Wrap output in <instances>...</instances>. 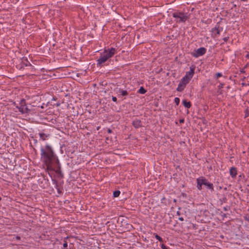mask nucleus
Listing matches in <instances>:
<instances>
[{"instance_id":"6e6552de","label":"nucleus","mask_w":249,"mask_h":249,"mask_svg":"<svg viewBox=\"0 0 249 249\" xmlns=\"http://www.w3.org/2000/svg\"><path fill=\"white\" fill-rule=\"evenodd\" d=\"M187 84H188V83L183 81V80H182L181 79L180 82L179 83V84L178 85V87L177 90L178 91H182L185 88Z\"/></svg>"},{"instance_id":"4468645a","label":"nucleus","mask_w":249,"mask_h":249,"mask_svg":"<svg viewBox=\"0 0 249 249\" xmlns=\"http://www.w3.org/2000/svg\"><path fill=\"white\" fill-rule=\"evenodd\" d=\"M146 92V90L142 87H141L139 90V92L141 94H144Z\"/></svg>"},{"instance_id":"aec40b11","label":"nucleus","mask_w":249,"mask_h":249,"mask_svg":"<svg viewBox=\"0 0 249 249\" xmlns=\"http://www.w3.org/2000/svg\"><path fill=\"white\" fill-rule=\"evenodd\" d=\"M155 237H156V239L159 240L160 241H162V238L160 236H159L158 234H156L155 235Z\"/></svg>"},{"instance_id":"1a4fd4ad","label":"nucleus","mask_w":249,"mask_h":249,"mask_svg":"<svg viewBox=\"0 0 249 249\" xmlns=\"http://www.w3.org/2000/svg\"><path fill=\"white\" fill-rule=\"evenodd\" d=\"M187 84H188V83L183 81V80H182L181 79L180 82L179 83V84L178 85V87L177 90L178 91H182L185 88Z\"/></svg>"},{"instance_id":"9d476101","label":"nucleus","mask_w":249,"mask_h":249,"mask_svg":"<svg viewBox=\"0 0 249 249\" xmlns=\"http://www.w3.org/2000/svg\"><path fill=\"white\" fill-rule=\"evenodd\" d=\"M230 173L231 176L232 178L235 177L237 175V171H236V168H235L234 167H231L230 170Z\"/></svg>"},{"instance_id":"cd10ccee","label":"nucleus","mask_w":249,"mask_h":249,"mask_svg":"<svg viewBox=\"0 0 249 249\" xmlns=\"http://www.w3.org/2000/svg\"><path fill=\"white\" fill-rule=\"evenodd\" d=\"M180 221H183V218L182 217H179V219H178Z\"/></svg>"},{"instance_id":"f3484780","label":"nucleus","mask_w":249,"mask_h":249,"mask_svg":"<svg viewBox=\"0 0 249 249\" xmlns=\"http://www.w3.org/2000/svg\"><path fill=\"white\" fill-rule=\"evenodd\" d=\"M223 87V84H220V85L218 87V92L220 94H221V91L220 90V89L222 88Z\"/></svg>"},{"instance_id":"dca6fc26","label":"nucleus","mask_w":249,"mask_h":249,"mask_svg":"<svg viewBox=\"0 0 249 249\" xmlns=\"http://www.w3.org/2000/svg\"><path fill=\"white\" fill-rule=\"evenodd\" d=\"M120 93H121V94L123 95V96H125V95H126L127 94V92L125 90H121L120 91Z\"/></svg>"},{"instance_id":"2eb2a0df","label":"nucleus","mask_w":249,"mask_h":249,"mask_svg":"<svg viewBox=\"0 0 249 249\" xmlns=\"http://www.w3.org/2000/svg\"><path fill=\"white\" fill-rule=\"evenodd\" d=\"M120 194V191H116L114 192V193H113V196H114V197H118V196H119Z\"/></svg>"},{"instance_id":"2f4dec72","label":"nucleus","mask_w":249,"mask_h":249,"mask_svg":"<svg viewBox=\"0 0 249 249\" xmlns=\"http://www.w3.org/2000/svg\"><path fill=\"white\" fill-rule=\"evenodd\" d=\"M99 128H100V127H99H99H97V130H98V129H99Z\"/></svg>"},{"instance_id":"b1692460","label":"nucleus","mask_w":249,"mask_h":249,"mask_svg":"<svg viewBox=\"0 0 249 249\" xmlns=\"http://www.w3.org/2000/svg\"><path fill=\"white\" fill-rule=\"evenodd\" d=\"M161 247L162 249H168V248L163 244L161 245Z\"/></svg>"},{"instance_id":"72a5a7b5","label":"nucleus","mask_w":249,"mask_h":249,"mask_svg":"<svg viewBox=\"0 0 249 249\" xmlns=\"http://www.w3.org/2000/svg\"><path fill=\"white\" fill-rule=\"evenodd\" d=\"M1 197H0V200H1Z\"/></svg>"},{"instance_id":"bb28decb","label":"nucleus","mask_w":249,"mask_h":249,"mask_svg":"<svg viewBox=\"0 0 249 249\" xmlns=\"http://www.w3.org/2000/svg\"><path fill=\"white\" fill-rule=\"evenodd\" d=\"M107 131L109 133H111L112 131L109 128V129H108Z\"/></svg>"},{"instance_id":"f704fd0d","label":"nucleus","mask_w":249,"mask_h":249,"mask_svg":"<svg viewBox=\"0 0 249 249\" xmlns=\"http://www.w3.org/2000/svg\"><path fill=\"white\" fill-rule=\"evenodd\" d=\"M248 221H249V220H248Z\"/></svg>"},{"instance_id":"a211bd4d","label":"nucleus","mask_w":249,"mask_h":249,"mask_svg":"<svg viewBox=\"0 0 249 249\" xmlns=\"http://www.w3.org/2000/svg\"><path fill=\"white\" fill-rule=\"evenodd\" d=\"M40 137L43 140H45L46 136L44 134H40Z\"/></svg>"},{"instance_id":"5701e85b","label":"nucleus","mask_w":249,"mask_h":249,"mask_svg":"<svg viewBox=\"0 0 249 249\" xmlns=\"http://www.w3.org/2000/svg\"><path fill=\"white\" fill-rule=\"evenodd\" d=\"M67 246H68V245L66 242H65L63 244V247H64V249H66V248L67 247Z\"/></svg>"},{"instance_id":"7ed1b4c3","label":"nucleus","mask_w":249,"mask_h":249,"mask_svg":"<svg viewBox=\"0 0 249 249\" xmlns=\"http://www.w3.org/2000/svg\"><path fill=\"white\" fill-rule=\"evenodd\" d=\"M173 16L176 19L177 22H184L188 19L187 14L180 12H176L173 13Z\"/></svg>"},{"instance_id":"9b49d317","label":"nucleus","mask_w":249,"mask_h":249,"mask_svg":"<svg viewBox=\"0 0 249 249\" xmlns=\"http://www.w3.org/2000/svg\"><path fill=\"white\" fill-rule=\"evenodd\" d=\"M133 124L135 127L138 128L141 126V122L139 120H136L133 122Z\"/></svg>"},{"instance_id":"7c9ffc66","label":"nucleus","mask_w":249,"mask_h":249,"mask_svg":"<svg viewBox=\"0 0 249 249\" xmlns=\"http://www.w3.org/2000/svg\"><path fill=\"white\" fill-rule=\"evenodd\" d=\"M242 84L243 85H245V83H243Z\"/></svg>"},{"instance_id":"39448f33","label":"nucleus","mask_w":249,"mask_h":249,"mask_svg":"<svg viewBox=\"0 0 249 249\" xmlns=\"http://www.w3.org/2000/svg\"><path fill=\"white\" fill-rule=\"evenodd\" d=\"M17 107L18 108L19 111L22 113H28L32 110L26 106L25 101L24 99L21 100L19 106Z\"/></svg>"},{"instance_id":"20e7f679","label":"nucleus","mask_w":249,"mask_h":249,"mask_svg":"<svg viewBox=\"0 0 249 249\" xmlns=\"http://www.w3.org/2000/svg\"><path fill=\"white\" fill-rule=\"evenodd\" d=\"M197 187L198 190H201L202 189V185H204L207 186L210 189L213 190V184L207 182L206 179L203 178H198L197 180Z\"/></svg>"},{"instance_id":"ddd939ff","label":"nucleus","mask_w":249,"mask_h":249,"mask_svg":"<svg viewBox=\"0 0 249 249\" xmlns=\"http://www.w3.org/2000/svg\"><path fill=\"white\" fill-rule=\"evenodd\" d=\"M212 32L214 35L215 36L219 35L220 33V31L218 28H216V27L213 29Z\"/></svg>"},{"instance_id":"393cba45","label":"nucleus","mask_w":249,"mask_h":249,"mask_svg":"<svg viewBox=\"0 0 249 249\" xmlns=\"http://www.w3.org/2000/svg\"><path fill=\"white\" fill-rule=\"evenodd\" d=\"M112 100L114 101V102H116L117 101V98L116 97H112Z\"/></svg>"},{"instance_id":"6ab92c4d","label":"nucleus","mask_w":249,"mask_h":249,"mask_svg":"<svg viewBox=\"0 0 249 249\" xmlns=\"http://www.w3.org/2000/svg\"><path fill=\"white\" fill-rule=\"evenodd\" d=\"M175 102L177 105H178L179 103V99L178 97L175 98Z\"/></svg>"},{"instance_id":"412c9836","label":"nucleus","mask_w":249,"mask_h":249,"mask_svg":"<svg viewBox=\"0 0 249 249\" xmlns=\"http://www.w3.org/2000/svg\"><path fill=\"white\" fill-rule=\"evenodd\" d=\"M249 112L248 109H246V112H245V117H247L249 116Z\"/></svg>"},{"instance_id":"c85d7f7f","label":"nucleus","mask_w":249,"mask_h":249,"mask_svg":"<svg viewBox=\"0 0 249 249\" xmlns=\"http://www.w3.org/2000/svg\"><path fill=\"white\" fill-rule=\"evenodd\" d=\"M224 39L226 41L227 40V38L226 37L224 38Z\"/></svg>"},{"instance_id":"f03ea898","label":"nucleus","mask_w":249,"mask_h":249,"mask_svg":"<svg viewBox=\"0 0 249 249\" xmlns=\"http://www.w3.org/2000/svg\"><path fill=\"white\" fill-rule=\"evenodd\" d=\"M116 50L111 48L108 50H105L104 52L101 53L100 58L97 60V65L101 66L110 57H111L115 53Z\"/></svg>"},{"instance_id":"f257e3e1","label":"nucleus","mask_w":249,"mask_h":249,"mask_svg":"<svg viewBox=\"0 0 249 249\" xmlns=\"http://www.w3.org/2000/svg\"><path fill=\"white\" fill-rule=\"evenodd\" d=\"M41 156L42 159L47 166V169L53 170L51 164L54 158V154L51 147L49 145H47L45 149H41Z\"/></svg>"},{"instance_id":"f8f14e48","label":"nucleus","mask_w":249,"mask_h":249,"mask_svg":"<svg viewBox=\"0 0 249 249\" xmlns=\"http://www.w3.org/2000/svg\"><path fill=\"white\" fill-rule=\"evenodd\" d=\"M182 103L184 107L188 108L191 107V103L190 102H187L186 100H183Z\"/></svg>"},{"instance_id":"473e14b6","label":"nucleus","mask_w":249,"mask_h":249,"mask_svg":"<svg viewBox=\"0 0 249 249\" xmlns=\"http://www.w3.org/2000/svg\"><path fill=\"white\" fill-rule=\"evenodd\" d=\"M174 201L175 202H176V199H174Z\"/></svg>"},{"instance_id":"423d86ee","label":"nucleus","mask_w":249,"mask_h":249,"mask_svg":"<svg viewBox=\"0 0 249 249\" xmlns=\"http://www.w3.org/2000/svg\"><path fill=\"white\" fill-rule=\"evenodd\" d=\"M195 72V68L191 67L190 68V71H187L185 75L182 78L183 81L188 83L191 78L193 77Z\"/></svg>"},{"instance_id":"0eeeda50","label":"nucleus","mask_w":249,"mask_h":249,"mask_svg":"<svg viewBox=\"0 0 249 249\" xmlns=\"http://www.w3.org/2000/svg\"><path fill=\"white\" fill-rule=\"evenodd\" d=\"M206 53V49L204 48L201 47L197 49L195 52L193 53V55L195 57H197L199 56L203 55Z\"/></svg>"},{"instance_id":"4be33fe9","label":"nucleus","mask_w":249,"mask_h":249,"mask_svg":"<svg viewBox=\"0 0 249 249\" xmlns=\"http://www.w3.org/2000/svg\"><path fill=\"white\" fill-rule=\"evenodd\" d=\"M216 76L218 78L219 77L222 76V74L220 72H218V73H216Z\"/></svg>"},{"instance_id":"c756f323","label":"nucleus","mask_w":249,"mask_h":249,"mask_svg":"<svg viewBox=\"0 0 249 249\" xmlns=\"http://www.w3.org/2000/svg\"><path fill=\"white\" fill-rule=\"evenodd\" d=\"M247 57H249V54H247Z\"/></svg>"},{"instance_id":"a878e982","label":"nucleus","mask_w":249,"mask_h":249,"mask_svg":"<svg viewBox=\"0 0 249 249\" xmlns=\"http://www.w3.org/2000/svg\"><path fill=\"white\" fill-rule=\"evenodd\" d=\"M179 122H180V123H183L184 122V120H183V119H180V120H179Z\"/></svg>"}]
</instances>
